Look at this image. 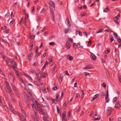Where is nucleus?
<instances>
[{"label":"nucleus","instance_id":"f257e3e1","mask_svg":"<svg viewBox=\"0 0 121 121\" xmlns=\"http://www.w3.org/2000/svg\"><path fill=\"white\" fill-rule=\"evenodd\" d=\"M35 112V113L31 115V116L33 118L35 121H38L39 119V116L37 115V114H36Z\"/></svg>","mask_w":121,"mask_h":121},{"label":"nucleus","instance_id":"f03ea898","mask_svg":"<svg viewBox=\"0 0 121 121\" xmlns=\"http://www.w3.org/2000/svg\"><path fill=\"white\" fill-rule=\"evenodd\" d=\"M8 105L9 107V108L10 110H11V111L13 112L14 113L16 114V112L15 111L13 107L12 104L10 103H9Z\"/></svg>","mask_w":121,"mask_h":121},{"label":"nucleus","instance_id":"7ed1b4c3","mask_svg":"<svg viewBox=\"0 0 121 121\" xmlns=\"http://www.w3.org/2000/svg\"><path fill=\"white\" fill-rule=\"evenodd\" d=\"M33 53L31 52L30 53L28 56V59L29 61L31 60L33 58Z\"/></svg>","mask_w":121,"mask_h":121},{"label":"nucleus","instance_id":"20e7f679","mask_svg":"<svg viewBox=\"0 0 121 121\" xmlns=\"http://www.w3.org/2000/svg\"><path fill=\"white\" fill-rule=\"evenodd\" d=\"M56 65L55 64L54 65L53 67L52 68V73L55 74L57 71V69L56 68Z\"/></svg>","mask_w":121,"mask_h":121},{"label":"nucleus","instance_id":"39448f33","mask_svg":"<svg viewBox=\"0 0 121 121\" xmlns=\"http://www.w3.org/2000/svg\"><path fill=\"white\" fill-rule=\"evenodd\" d=\"M91 57L92 60L94 61L96 60V57L94 54L91 53Z\"/></svg>","mask_w":121,"mask_h":121},{"label":"nucleus","instance_id":"423d86ee","mask_svg":"<svg viewBox=\"0 0 121 121\" xmlns=\"http://www.w3.org/2000/svg\"><path fill=\"white\" fill-rule=\"evenodd\" d=\"M120 103L119 102L117 103L115 106V107L117 109H119L121 106Z\"/></svg>","mask_w":121,"mask_h":121},{"label":"nucleus","instance_id":"0eeeda50","mask_svg":"<svg viewBox=\"0 0 121 121\" xmlns=\"http://www.w3.org/2000/svg\"><path fill=\"white\" fill-rule=\"evenodd\" d=\"M11 66L13 69L14 71L16 73V75H19L18 74V71L15 69V66L13 65H11Z\"/></svg>","mask_w":121,"mask_h":121},{"label":"nucleus","instance_id":"6e6552de","mask_svg":"<svg viewBox=\"0 0 121 121\" xmlns=\"http://www.w3.org/2000/svg\"><path fill=\"white\" fill-rule=\"evenodd\" d=\"M66 112L65 111H64L62 114V120L63 121L65 120V118L66 117Z\"/></svg>","mask_w":121,"mask_h":121},{"label":"nucleus","instance_id":"1a4fd4ad","mask_svg":"<svg viewBox=\"0 0 121 121\" xmlns=\"http://www.w3.org/2000/svg\"><path fill=\"white\" fill-rule=\"evenodd\" d=\"M24 97L25 99H28V96L27 95L26 93V92H24L23 93Z\"/></svg>","mask_w":121,"mask_h":121},{"label":"nucleus","instance_id":"9d476101","mask_svg":"<svg viewBox=\"0 0 121 121\" xmlns=\"http://www.w3.org/2000/svg\"><path fill=\"white\" fill-rule=\"evenodd\" d=\"M25 89L29 95H30L31 96H32V94L30 90H29L28 88H27L26 87L25 88Z\"/></svg>","mask_w":121,"mask_h":121},{"label":"nucleus","instance_id":"9b49d317","mask_svg":"<svg viewBox=\"0 0 121 121\" xmlns=\"http://www.w3.org/2000/svg\"><path fill=\"white\" fill-rule=\"evenodd\" d=\"M49 4H50L52 7H54L55 6V4L54 2L52 1H50L49 2Z\"/></svg>","mask_w":121,"mask_h":121},{"label":"nucleus","instance_id":"f8f14e48","mask_svg":"<svg viewBox=\"0 0 121 121\" xmlns=\"http://www.w3.org/2000/svg\"><path fill=\"white\" fill-rule=\"evenodd\" d=\"M65 45L66 46V48L67 49H69L71 47V46L70 45L69 43H68V41H67Z\"/></svg>","mask_w":121,"mask_h":121},{"label":"nucleus","instance_id":"ddd939ff","mask_svg":"<svg viewBox=\"0 0 121 121\" xmlns=\"http://www.w3.org/2000/svg\"><path fill=\"white\" fill-rule=\"evenodd\" d=\"M47 75V73L46 72H45L44 73H43L41 75V77L42 78H43L45 77Z\"/></svg>","mask_w":121,"mask_h":121},{"label":"nucleus","instance_id":"4468645a","mask_svg":"<svg viewBox=\"0 0 121 121\" xmlns=\"http://www.w3.org/2000/svg\"><path fill=\"white\" fill-rule=\"evenodd\" d=\"M40 90L41 92L42 91L44 93H45L46 92V89L44 87L41 88L40 89Z\"/></svg>","mask_w":121,"mask_h":121},{"label":"nucleus","instance_id":"2eb2a0df","mask_svg":"<svg viewBox=\"0 0 121 121\" xmlns=\"http://www.w3.org/2000/svg\"><path fill=\"white\" fill-rule=\"evenodd\" d=\"M99 96L98 94H96L94 96V97L93 99L91 100V101H93L96 99Z\"/></svg>","mask_w":121,"mask_h":121},{"label":"nucleus","instance_id":"dca6fc26","mask_svg":"<svg viewBox=\"0 0 121 121\" xmlns=\"http://www.w3.org/2000/svg\"><path fill=\"white\" fill-rule=\"evenodd\" d=\"M65 22L66 23H67L68 26H69L70 27L71 26V25L70 24V23L69 22V20L67 18H66V20L65 21Z\"/></svg>","mask_w":121,"mask_h":121},{"label":"nucleus","instance_id":"f3484780","mask_svg":"<svg viewBox=\"0 0 121 121\" xmlns=\"http://www.w3.org/2000/svg\"><path fill=\"white\" fill-rule=\"evenodd\" d=\"M93 67L91 66V65H88L86 66V67L84 68V69H91Z\"/></svg>","mask_w":121,"mask_h":121},{"label":"nucleus","instance_id":"a211bd4d","mask_svg":"<svg viewBox=\"0 0 121 121\" xmlns=\"http://www.w3.org/2000/svg\"><path fill=\"white\" fill-rule=\"evenodd\" d=\"M20 120L21 121H26V119L24 117L22 116L20 118Z\"/></svg>","mask_w":121,"mask_h":121},{"label":"nucleus","instance_id":"6ab92c4d","mask_svg":"<svg viewBox=\"0 0 121 121\" xmlns=\"http://www.w3.org/2000/svg\"><path fill=\"white\" fill-rule=\"evenodd\" d=\"M70 30V28L69 27H68L67 28L65 29V33H67Z\"/></svg>","mask_w":121,"mask_h":121},{"label":"nucleus","instance_id":"aec40b11","mask_svg":"<svg viewBox=\"0 0 121 121\" xmlns=\"http://www.w3.org/2000/svg\"><path fill=\"white\" fill-rule=\"evenodd\" d=\"M35 73L36 76H38L37 77H38V74H40V71L39 70H37L35 71Z\"/></svg>","mask_w":121,"mask_h":121},{"label":"nucleus","instance_id":"412c9836","mask_svg":"<svg viewBox=\"0 0 121 121\" xmlns=\"http://www.w3.org/2000/svg\"><path fill=\"white\" fill-rule=\"evenodd\" d=\"M68 59L69 60L72 61L73 60V57L72 56L69 55L68 56Z\"/></svg>","mask_w":121,"mask_h":121},{"label":"nucleus","instance_id":"4be33fe9","mask_svg":"<svg viewBox=\"0 0 121 121\" xmlns=\"http://www.w3.org/2000/svg\"><path fill=\"white\" fill-rule=\"evenodd\" d=\"M36 105L37 109L38 110H40V109H42L40 105L38 104H37Z\"/></svg>","mask_w":121,"mask_h":121},{"label":"nucleus","instance_id":"5701e85b","mask_svg":"<svg viewBox=\"0 0 121 121\" xmlns=\"http://www.w3.org/2000/svg\"><path fill=\"white\" fill-rule=\"evenodd\" d=\"M7 90H6V92L8 93H10L12 91V90L11 88H7Z\"/></svg>","mask_w":121,"mask_h":121},{"label":"nucleus","instance_id":"b1692460","mask_svg":"<svg viewBox=\"0 0 121 121\" xmlns=\"http://www.w3.org/2000/svg\"><path fill=\"white\" fill-rule=\"evenodd\" d=\"M43 102L44 104L46 106H48V103L47 102L44 100V99L43 98Z\"/></svg>","mask_w":121,"mask_h":121},{"label":"nucleus","instance_id":"393cba45","mask_svg":"<svg viewBox=\"0 0 121 121\" xmlns=\"http://www.w3.org/2000/svg\"><path fill=\"white\" fill-rule=\"evenodd\" d=\"M118 98L117 97H115L113 99V103H115L117 102V101L118 100Z\"/></svg>","mask_w":121,"mask_h":121},{"label":"nucleus","instance_id":"a878e982","mask_svg":"<svg viewBox=\"0 0 121 121\" xmlns=\"http://www.w3.org/2000/svg\"><path fill=\"white\" fill-rule=\"evenodd\" d=\"M40 113L43 115H44L45 114V112L42 110V109H40V110H39Z\"/></svg>","mask_w":121,"mask_h":121},{"label":"nucleus","instance_id":"bb28decb","mask_svg":"<svg viewBox=\"0 0 121 121\" xmlns=\"http://www.w3.org/2000/svg\"><path fill=\"white\" fill-rule=\"evenodd\" d=\"M80 93L82 96L81 97L82 98H83L84 95V92L82 90H81L80 92Z\"/></svg>","mask_w":121,"mask_h":121},{"label":"nucleus","instance_id":"cd10ccee","mask_svg":"<svg viewBox=\"0 0 121 121\" xmlns=\"http://www.w3.org/2000/svg\"><path fill=\"white\" fill-rule=\"evenodd\" d=\"M48 63L47 61H46V62L45 63L43 67V68L42 69H44L46 67V65H48Z\"/></svg>","mask_w":121,"mask_h":121},{"label":"nucleus","instance_id":"c85d7f7f","mask_svg":"<svg viewBox=\"0 0 121 121\" xmlns=\"http://www.w3.org/2000/svg\"><path fill=\"white\" fill-rule=\"evenodd\" d=\"M43 84V83H42L40 82H38L37 83L36 85L37 86H39L42 85Z\"/></svg>","mask_w":121,"mask_h":121},{"label":"nucleus","instance_id":"c756f323","mask_svg":"<svg viewBox=\"0 0 121 121\" xmlns=\"http://www.w3.org/2000/svg\"><path fill=\"white\" fill-rule=\"evenodd\" d=\"M109 10L108 8H106L104 10V12H109Z\"/></svg>","mask_w":121,"mask_h":121},{"label":"nucleus","instance_id":"7c9ffc66","mask_svg":"<svg viewBox=\"0 0 121 121\" xmlns=\"http://www.w3.org/2000/svg\"><path fill=\"white\" fill-rule=\"evenodd\" d=\"M21 108V110L22 112L24 113V114L25 115L26 117H27V115L25 111L23 110Z\"/></svg>","mask_w":121,"mask_h":121},{"label":"nucleus","instance_id":"2f4dec72","mask_svg":"<svg viewBox=\"0 0 121 121\" xmlns=\"http://www.w3.org/2000/svg\"><path fill=\"white\" fill-rule=\"evenodd\" d=\"M5 60L7 64H8L9 66H10L11 65V63L9 61H8V60Z\"/></svg>","mask_w":121,"mask_h":121},{"label":"nucleus","instance_id":"473e14b6","mask_svg":"<svg viewBox=\"0 0 121 121\" xmlns=\"http://www.w3.org/2000/svg\"><path fill=\"white\" fill-rule=\"evenodd\" d=\"M35 52L36 53V56L37 57L39 56L41 53V52H40L39 53L38 52Z\"/></svg>","mask_w":121,"mask_h":121},{"label":"nucleus","instance_id":"72a5a7b5","mask_svg":"<svg viewBox=\"0 0 121 121\" xmlns=\"http://www.w3.org/2000/svg\"><path fill=\"white\" fill-rule=\"evenodd\" d=\"M108 97H106L105 96V100L106 101V103H107L109 101V99L108 98Z\"/></svg>","mask_w":121,"mask_h":121},{"label":"nucleus","instance_id":"f704fd0d","mask_svg":"<svg viewBox=\"0 0 121 121\" xmlns=\"http://www.w3.org/2000/svg\"><path fill=\"white\" fill-rule=\"evenodd\" d=\"M50 12L52 13V17H54V15L53 14V11L52 10V8H50Z\"/></svg>","mask_w":121,"mask_h":121},{"label":"nucleus","instance_id":"c9c22d12","mask_svg":"<svg viewBox=\"0 0 121 121\" xmlns=\"http://www.w3.org/2000/svg\"><path fill=\"white\" fill-rule=\"evenodd\" d=\"M113 37L112 35H111L110 36V40L111 41V43H112L113 40Z\"/></svg>","mask_w":121,"mask_h":121},{"label":"nucleus","instance_id":"e433bc0d","mask_svg":"<svg viewBox=\"0 0 121 121\" xmlns=\"http://www.w3.org/2000/svg\"><path fill=\"white\" fill-rule=\"evenodd\" d=\"M57 102L56 99H53V100L52 101V103H55V104H56Z\"/></svg>","mask_w":121,"mask_h":121},{"label":"nucleus","instance_id":"4c0bfd02","mask_svg":"<svg viewBox=\"0 0 121 121\" xmlns=\"http://www.w3.org/2000/svg\"><path fill=\"white\" fill-rule=\"evenodd\" d=\"M1 41L3 43H7V44H9V43H8L7 42V41L6 40H5L2 39L1 40Z\"/></svg>","mask_w":121,"mask_h":121},{"label":"nucleus","instance_id":"58836bf2","mask_svg":"<svg viewBox=\"0 0 121 121\" xmlns=\"http://www.w3.org/2000/svg\"><path fill=\"white\" fill-rule=\"evenodd\" d=\"M113 35L114 36L115 38V39H118L117 35L116 33H113Z\"/></svg>","mask_w":121,"mask_h":121},{"label":"nucleus","instance_id":"ea45409f","mask_svg":"<svg viewBox=\"0 0 121 121\" xmlns=\"http://www.w3.org/2000/svg\"><path fill=\"white\" fill-rule=\"evenodd\" d=\"M67 41H69V42L70 43H71L73 42V40L70 38H69L67 39Z\"/></svg>","mask_w":121,"mask_h":121},{"label":"nucleus","instance_id":"a19ab883","mask_svg":"<svg viewBox=\"0 0 121 121\" xmlns=\"http://www.w3.org/2000/svg\"><path fill=\"white\" fill-rule=\"evenodd\" d=\"M57 89V87L56 86L54 87L52 89V91H55Z\"/></svg>","mask_w":121,"mask_h":121},{"label":"nucleus","instance_id":"79ce46f5","mask_svg":"<svg viewBox=\"0 0 121 121\" xmlns=\"http://www.w3.org/2000/svg\"><path fill=\"white\" fill-rule=\"evenodd\" d=\"M105 95V93L104 92H102L101 93V96L102 98H104Z\"/></svg>","mask_w":121,"mask_h":121},{"label":"nucleus","instance_id":"37998d69","mask_svg":"<svg viewBox=\"0 0 121 121\" xmlns=\"http://www.w3.org/2000/svg\"><path fill=\"white\" fill-rule=\"evenodd\" d=\"M103 31V29H102L100 30H99L98 32H97L96 33V34H98V33H102Z\"/></svg>","mask_w":121,"mask_h":121},{"label":"nucleus","instance_id":"c03bdc74","mask_svg":"<svg viewBox=\"0 0 121 121\" xmlns=\"http://www.w3.org/2000/svg\"><path fill=\"white\" fill-rule=\"evenodd\" d=\"M43 118L44 121H48L47 120V118L45 117H43Z\"/></svg>","mask_w":121,"mask_h":121},{"label":"nucleus","instance_id":"a18cd8bd","mask_svg":"<svg viewBox=\"0 0 121 121\" xmlns=\"http://www.w3.org/2000/svg\"><path fill=\"white\" fill-rule=\"evenodd\" d=\"M77 32L80 36H82V34L81 32L79 31H77Z\"/></svg>","mask_w":121,"mask_h":121},{"label":"nucleus","instance_id":"49530a36","mask_svg":"<svg viewBox=\"0 0 121 121\" xmlns=\"http://www.w3.org/2000/svg\"><path fill=\"white\" fill-rule=\"evenodd\" d=\"M26 100V103L27 104L29 105V99H25Z\"/></svg>","mask_w":121,"mask_h":121},{"label":"nucleus","instance_id":"de8ad7c7","mask_svg":"<svg viewBox=\"0 0 121 121\" xmlns=\"http://www.w3.org/2000/svg\"><path fill=\"white\" fill-rule=\"evenodd\" d=\"M12 88L13 89V90H14V91H16L17 90V89L16 87L15 86H13V87H12Z\"/></svg>","mask_w":121,"mask_h":121},{"label":"nucleus","instance_id":"09e8293b","mask_svg":"<svg viewBox=\"0 0 121 121\" xmlns=\"http://www.w3.org/2000/svg\"><path fill=\"white\" fill-rule=\"evenodd\" d=\"M12 40L13 42H15L16 41V39L14 37H12Z\"/></svg>","mask_w":121,"mask_h":121},{"label":"nucleus","instance_id":"8fccbe9b","mask_svg":"<svg viewBox=\"0 0 121 121\" xmlns=\"http://www.w3.org/2000/svg\"><path fill=\"white\" fill-rule=\"evenodd\" d=\"M76 44V43H74L73 46L74 48H75V49H76L77 47H78L76 45H75Z\"/></svg>","mask_w":121,"mask_h":121},{"label":"nucleus","instance_id":"3c124183","mask_svg":"<svg viewBox=\"0 0 121 121\" xmlns=\"http://www.w3.org/2000/svg\"><path fill=\"white\" fill-rule=\"evenodd\" d=\"M66 107V102H65L64 103L63 105V107L64 108H65Z\"/></svg>","mask_w":121,"mask_h":121},{"label":"nucleus","instance_id":"603ef678","mask_svg":"<svg viewBox=\"0 0 121 121\" xmlns=\"http://www.w3.org/2000/svg\"><path fill=\"white\" fill-rule=\"evenodd\" d=\"M49 44L51 46L53 45H54V43L53 42H51L49 43Z\"/></svg>","mask_w":121,"mask_h":121},{"label":"nucleus","instance_id":"864d4df0","mask_svg":"<svg viewBox=\"0 0 121 121\" xmlns=\"http://www.w3.org/2000/svg\"><path fill=\"white\" fill-rule=\"evenodd\" d=\"M102 86L104 88H106V86L105 84L104 83H103L102 84Z\"/></svg>","mask_w":121,"mask_h":121},{"label":"nucleus","instance_id":"5fc2aeb1","mask_svg":"<svg viewBox=\"0 0 121 121\" xmlns=\"http://www.w3.org/2000/svg\"><path fill=\"white\" fill-rule=\"evenodd\" d=\"M100 117L99 116V117H98L97 118H95L94 119L96 121L97 120H99L100 119Z\"/></svg>","mask_w":121,"mask_h":121},{"label":"nucleus","instance_id":"6e6d98bb","mask_svg":"<svg viewBox=\"0 0 121 121\" xmlns=\"http://www.w3.org/2000/svg\"><path fill=\"white\" fill-rule=\"evenodd\" d=\"M18 79L21 82H23V80L22 79V78H21L19 77H18Z\"/></svg>","mask_w":121,"mask_h":121},{"label":"nucleus","instance_id":"4d7b16f0","mask_svg":"<svg viewBox=\"0 0 121 121\" xmlns=\"http://www.w3.org/2000/svg\"><path fill=\"white\" fill-rule=\"evenodd\" d=\"M30 73L32 74H33L34 72V71L32 69H30Z\"/></svg>","mask_w":121,"mask_h":121},{"label":"nucleus","instance_id":"13d9d810","mask_svg":"<svg viewBox=\"0 0 121 121\" xmlns=\"http://www.w3.org/2000/svg\"><path fill=\"white\" fill-rule=\"evenodd\" d=\"M71 113V112L70 111H69L68 113V114L67 115V117L68 118H69L70 117V114Z\"/></svg>","mask_w":121,"mask_h":121},{"label":"nucleus","instance_id":"bf43d9fd","mask_svg":"<svg viewBox=\"0 0 121 121\" xmlns=\"http://www.w3.org/2000/svg\"><path fill=\"white\" fill-rule=\"evenodd\" d=\"M111 110H110L109 111V110H108V111L107 114L109 116L110 115V114H111Z\"/></svg>","mask_w":121,"mask_h":121},{"label":"nucleus","instance_id":"052dcab7","mask_svg":"<svg viewBox=\"0 0 121 121\" xmlns=\"http://www.w3.org/2000/svg\"><path fill=\"white\" fill-rule=\"evenodd\" d=\"M9 31V30H5L3 31V32L4 33H8Z\"/></svg>","mask_w":121,"mask_h":121},{"label":"nucleus","instance_id":"680f3d73","mask_svg":"<svg viewBox=\"0 0 121 121\" xmlns=\"http://www.w3.org/2000/svg\"><path fill=\"white\" fill-rule=\"evenodd\" d=\"M38 64L37 62H35L33 64V66H36Z\"/></svg>","mask_w":121,"mask_h":121},{"label":"nucleus","instance_id":"e2e57ef3","mask_svg":"<svg viewBox=\"0 0 121 121\" xmlns=\"http://www.w3.org/2000/svg\"><path fill=\"white\" fill-rule=\"evenodd\" d=\"M46 29V28L44 27L40 31L42 33Z\"/></svg>","mask_w":121,"mask_h":121},{"label":"nucleus","instance_id":"0e129e2a","mask_svg":"<svg viewBox=\"0 0 121 121\" xmlns=\"http://www.w3.org/2000/svg\"><path fill=\"white\" fill-rule=\"evenodd\" d=\"M14 20H13L12 21H11L9 24H10V25H11L13 23H14Z\"/></svg>","mask_w":121,"mask_h":121},{"label":"nucleus","instance_id":"69168bd1","mask_svg":"<svg viewBox=\"0 0 121 121\" xmlns=\"http://www.w3.org/2000/svg\"><path fill=\"white\" fill-rule=\"evenodd\" d=\"M83 33H84V35H85L86 37H87L88 34L86 32H84Z\"/></svg>","mask_w":121,"mask_h":121},{"label":"nucleus","instance_id":"338daca9","mask_svg":"<svg viewBox=\"0 0 121 121\" xmlns=\"http://www.w3.org/2000/svg\"><path fill=\"white\" fill-rule=\"evenodd\" d=\"M49 63L50 64L51 62L52 61V58H49Z\"/></svg>","mask_w":121,"mask_h":121},{"label":"nucleus","instance_id":"774afa93","mask_svg":"<svg viewBox=\"0 0 121 121\" xmlns=\"http://www.w3.org/2000/svg\"><path fill=\"white\" fill-rule=\"evenodd\" d=\"M65 73L68 76L69 75V74L68 73L67 71H65Z\"/></svg>","mask_w":121,"mask_h":121}]
</instances>
